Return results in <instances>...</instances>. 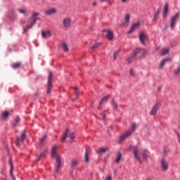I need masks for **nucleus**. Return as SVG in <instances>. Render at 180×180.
<instances>
[{
  "mask_svg": "<svg viewBox=\"0 0 180 180\" xmlns=\"http://www.w3.org/2000/svg\"><path fill=\"white\" fill-rule=\"evenodd\" d=\"M39 16H40V13H34L31 18H28L25 23H26V27H23V32L24 33H26V32H27V30H29V29H32V27H33V26H34V24L36 23V22H37V20H39V19H40L39 18Z\"/></svg>",
  "mask_w": 180,
  "mask_h": 180,
  "instance_id": "f257e3e1",
  "label": "nucleus"
},
{
  "mask_svg": "<svg viewBox=\"0 0 180 180\" xmlns=\"http://www.w3.org/2000/svg\"><path fill=\"white\" fill-rule=\"evenodd\" d=\"M147 53V49L143 48H136L133 52V57L136 58L137 60H141L146 57Z\"/></svg>",
  "mask_w": 180,
  "mask_h": 180,
  "instance_id": "f03ea898",
  "label": "nucleus"
},
{
  "mask_svg": "<svg viewBox=\"0 0 180 180\" xmlns=\"http://www.w3.org/2000/svg\"><path fill=\"white\" fill-rule=\"evenodd\" d=\"M168 168H169V163H168L165 158H162L160 161V169L162 172H167V171H168Z\"/></svg>",
  "mask_w": 180,
  "mask_h": 180,
  "instance_id": "7ed1b4c3",
  "label": "nucleus"
},
{
  "mask_svg": "<svg viewBox=\"0 0 180 180\" xmlns=\"http://www.w3.org/2000/svg\"><path fill=\"white\" fill-rule=\"evenodd\" d=\"M160 106H161V103L160 102H157L153 106L150 112V116H155V115H157V112H158V109H160Z\"/></svg>",
  "mask_w": 180,
  "mask_h": 180,
  "instance_id": "20e7f679",
  "label": "nucleus"
},
{
  "mask_svg": "<svg viewBox=\"0 0 180 180\" xmlns=\"http://www.w3.org/2000/svg\"><path fill=\"white\" fill-rule=\"evenodd\" d=\"M51 79H53V73L51 72H49V75L48 77V85H47V94H50L51 92V89L53 88V84H51Z\"/></svg>",
  "mask_w": 180,
  "mask_h": 180,
  "instance_id": "39448f33",
  "label": "nucleus"
},
{
  "mask_svg": "<svg viewBox=\"0 0 180 180\" xmlns=\"http://www.w3.org/2000/svg\"><path fill=\"white\" fill-rule=\"evenodd\" d=\"M132 152L134 154V157L137 161L139 162V164H141V158H140V155H139V148L137 147L134 146L132 148Z\"/></svg>",
  "mask_w": 180,
  "mask_h": 180,
  "instance_id": "423d86ee",
  "label": "nucleus"
},
{
  "mask_svg": "<svg viewBox=\"0 0 180 180\" xmlns=\"http://www.w3.org/2000/svg\"><path fill=\"white\" fill-rule=\"evenodd\" d=\"M179 16V13H176L174 15L171 17L170 27H171L172 30H174V27H175L176 19H178Z\"/></svg>",
  "mask_w": 180,
  "mask_h": 180,
  "instance_id": "0eeeda50",
  "label": "nucleus"
},
{
  "mask_svg": "<svg viewBox=\"0 0 180 180\" xmlns=\"http://www.w3.org/2000/svg\"><path fill=\"white\" fill-rule=\"evenodd\" d=\"M130 136H131V131H126L125 133H124L120 136L119 143H122V141H124V140H126V139H129Z\"/></svg>",
  "mask_w": 180,
  "mask_h": 180,
  "instance_id": "6e6552de",
  "label": "nucleus"
},
{
  "mask_svg": "<svg viewBox=\"0 0 180 180\" xmlns=\"http://www.w3.org/2000/svg\"><path fill=\"white\" fill-rule=\"evenodd\" d=\"M25 139H26V131H22L20 138L17 137L16 139H15L16 146L18 147H19V141L23 142V141H25Z\"/></svg>",
  "mask_w": 180,
  "mask_h": 180,
  "instance_id": "1a4fd4ad",
  "label": "nucleus"
},
{
  "mask_svg": "<svg viewBox=\"0 0 180 180\" xmlns=\"http://www.w3.org/2000/svg\"><path fill=\"white\" fill-rule=\"evenodd\" d=\"M103 32H105V37L108 39V40H113V32L110 30H103Z\"/></svg>",
  "mask_w": 180,
  "mask_h": 180,
  "instance_id": "9d476101",
  "label": "nucleus"
},
{
  "mask_svg": "<svg viewBox=\"0 0 180 180\" xmlns=\"http://www.w3.org/2000/svg\"><path fill=\"white\" fill-rule=\"evenodd\" d=\"M45 15H46V16H51V15H56V13H57V8H49L48 10H46L44 11Z\"/></svg>",
  "mask_w": 180,
  "mask_h": 180,
  "instance_id": "9b49d317",
  "label": "nucleus"
},
{
  "mask_svg": "<svg viewBox=\"0 0 180 180\" xmlns=\"http://www.w3.org/2000/svg\"><path fill=\"white\" fill-rule=\"evenodd\" d=\"M147 35L144 34L143 32L139 33V40L141 43L143 45H146V41H147Z\"/></svg>",
  "mask_w": 180,
  "mask_h": 180,
  "instance_id": "f8f14e48",
  "label": "nucleus"
},
{
  "mask_svg": "<svg viewBox=\"0 0 180 180\" xmlns=\"http://www.w3.org/2000/svg\"><path fill=\"white\" fill-rule=\"evenodd\" d=\"M51 156L53 157V158H56V160H57V157L58 158H61L60 155L57 154V146H54L52 147Z\"/></svg>",
  "mask_w": 180,
  "mask_h": 180,
  "instance_id": "ddd939ff",
  "label": "nucleus"
},
{
  "mask_svg": "<svg viewBox=\"0 0 180 180\" xmlns=\"http://www.w3.org/2000/svg\"><path fill=\"white\" fill-rule=\"evenodd\" d=\"M63 25L64 27H70L71 26V18H63Z\"/></svg>",
  "mask_w": 180,
  "mask_h": 180,
  "instance_id": "4468645a",
  "label": "nucleus"
},
{
  "mask_svg": "<svg viewBox=\"0 0 180 180\" xmlns=\"http://www.w3.org/2000/svg\"><path fill=\"white\" fill-rule=\"evenodd\" d=\"M110 98V95H107L104 97H103L100 102H99V107L98 109L101 110L102 108H101V106H102V105H103V103H105V102H106V101H108V98Z\"/></svg>",
  "mask_w": 180,
  "mask_h": 180,
  "instance_id": "2eb2a0df",
  "label": "nucleus"
},
{
  "mask_svg": "<svg viewBox=\"0 0 180 180\" xmlns=\"http://www.w3.org/2000/svg\"><path fill=\"white\" fill-rule=\"evenodd\" d=\"M124 20L125 22L121 24L122 27H123V26H129L128 23L130 21V14L125 15Z\"/></svg>",
  "mask_w": 180,
  "mask_h": 180,
  "instance_id": "dca6fc26",
  "label": "nucleus"
},
{
  "mask_svg": "<svg viewBox=\"0 0 180 180\" xmlns=\"http://www.w3.org/2000/svg\"><path fill=\"white\" fill-rule=\"evenodd\" d=\"M41 34L44 39H49V37H51V32L50 31L42 30Z\"/></svg>",
  "mask_w": 180,
  "mask_h": 180,
  "instance_id": "f3484780",
  "label": "nucleus"
},
{
  "mask_svg": "<svg viewBox=\"0 0 180 180\" xmlns=\"http://www.w3.org/2000/svg\"><path fill=\"white\" fill-rule=\"evenodd\" d=\"M68 131H69L68 128L65 129V130L64 131L63 134L60 139L61 143H64L65 141V140L67 139V137L68 136Z\"/></svg>",
  "mask_w": 180,
  "mask_h": 180,
  "instance_id": "a211bd4d",
  "label": "nucleus"
},
{
  "mask_svg": "<svg viewBox=\"0 0 180 180\" xmlns=\"http://www.w3.org/2000/svg\"><path fill=\"white\" fill-rule=\"evenodd\" d=\"M89 154H91V149H89V148H87L84 155L85 162H89Z\"/></svg>",
  "mask_w": 180,
  "mask_h": 180,
  "instance_id": "6ab92c4d",
  "label": "nucleus"
},
{
  "mask_svg": "<svg viewBox=\"0 0 180 180\" xmlns=\"http://www.w3.org/2000/svg\"><path fill=\"white\" fill-rule=\"evenodd\" d=\"M140 26V22H136V23H134L131 27V29L129 32V34H130L131 33H133V32H134V30L136 29H137Z\"/></svg>",
  "mask_w": 180,
  "mask_h": 180,
  "instance_id": "aec40b11",
  "label": "nucleus"
},
{
  "mask_svg": "<svg viewBox=\"0 0 180 180\" xmlns=\"http://www.w3.org/2000/svg\"><path fill=\"white\" fill-rule=\"evenodd\" d=\"M61 167V158L57 157L56 159V172H58V169Z\"/></svg>",
  "mask_w": 180,
  "mask_h": 180,
  "instance_id": "412c9836",
  "label": "nucleus"
},
{
  "mask_svg": "<svg viewBox=\"0 0 180 180\" xmlns=\"http://www.w3.org/2000/svg\"><path fill=\"white\" fill-rule=\"evenodd\" d=\"M169 8V6H168V3H166L164 5V8H163V18H167V15H168Z\"/></svg>",
  "mask_w": 180,
  "mask_h": 180,
  "instance_id": "4be33fe9",
  "label": "nucleus"
},
{
  "mask_svg": "<svg viewBox=\"0 0 180 180\" xmlns=\"http://www.w3.org/2000/svg\"><path fill=\"white\" fill-rule=\"evenodd\" d=\"M167 61H171V58H167L162 59L160 63L159 64V68H162L165 63H167Z\"/></svg>",
  "mask_w": 180,
  "mask_h": 180,
  "instance_id": "5701e85b",
  "label": "nucleus"
},
{
  "mask_svg": "<svg viewBox=\"0 0 180 180\" xmlns=\"http://www.w3.org/2000/svg\"><path fill=\"white\" fill-rule=\"evenodd\" d=\"M111 105L112 106L113 110H117L119 108V104H117V103L116 102V101H115L114 98L111 101Z\"/></svg>",
  "mask_w": 180,
  "mask_h": 180,
  "instance_id": "b1692460",
  "label": "nucleus"
},
{
  "mask_svg": "<svg viewBox=\"0 0 180 180\" xmlns=\"http://www.w3.org/2000/svg\"><path fill=\"white\" fill-rule=\"evenodd\" d=\"M9 165H10V175L12 176L13 179H15V176L12 174L13 172V164H12V159L9 160Z\"/></svg>",
  "mask_w": 180,
  "mask_h": 180,
  "instance_id": "393cba45",
  "label": "nucleus"
},
{
  "mask_svg": "<svg viewBox=\"0 0 180 180\" xmlns=\"http://www.w3.org/2000/svg\"><path fill=\"white\" fill-rule=\"evenodd\" d=\"M20 122V117H16L14 120L13 127H16V126H19V122Z\"/></svg>",
  "mask_w": 180,
  "mask_h": 180,
  "instance_id": "a878e982",
  "label": "nucleus"
},
{
  "mask_svg": "<svg viewBox=\"0 0 180 180\" xmlns=\"http://www.w3.org/2000/svg\"><path fill=\"white\" fill-rule=\"evenodd\" d=\"M20 65H22V63L18 62L12 65V68H14V69L20 68Z\"/></svg>",
  "mask_w": 180,
  "mask_h": 180,
  "instance_id": "bb28decb",
  "label": "nucleus"
},
{
  "mask_svg": "<svg viewBox=\"0 0 180 180\" xmlns=\"http://www.w3.org/2000/svg\"><path fill=\"white\" fill-rule=\"evenodd\" d=\"M169 52V49L168 48H165L161 50L162 56H165V54H168Z\"/></svg>",
  "mask_w": 180,
  "mask_h": 180,
  "instance_id": "cd10ccee",
  "label": "nucleus"
},
{
  "mask_svg": "<svg viewBox=\"0 0 180 180\" xmlns=\"http://www.w3.org/2000/svg\"><path fill=\"white\" fill-rule=\"evenodd\" d=\"M47 139V134L43 135V136L39 139V146H41L43 144V142Z\"/></svg>",
  "mask_w": 180,
  "mask_h": 180,
  "instance_id": "c85d7f7f",
  "label": "nucleus"
},
{
  "mask_svg": "<svg viewBox=\"0 0 180 180\" xmlns=\"http://www.w3.org/2000/svg\"><path fill=\"white\" fill-rule=\"evenodd\" d=\"M148 151L146 149L142 150V157L143 160H147Z\"/></svg>",
  "mask_w": 180,
  "mask_h": 180,
  "instance_id": "c756f323",
  "label": "nucleus"
},
{
  "mask_svg": "<svg viewBox=\"0 0 180 180\" xmlns=\"http://www.w3.org/2000/svg\"><path fill=\"white\" fill-rule=\"evenodd\" d=\"M77 165H78V161H77L76 160H72L71 164H70V167L72 168H74L75 167H77Z\"/></svg>",
  "mask_w": 180,
  "mask_h": 180,
  "instance_id": "7c9ffc66",
  "label": "nucleus"
},
{
  "mask_svg": "<svg viewBox=\"0 0 180 180\" xmlns=\"http://www.w3.org/2000/svg\"><path fill=\"white\" fill-rule=\"evenodd\" d=\"M18 12L22 15H27V11L26 9L18 8Z\"/></svg>",
  "mask_w": 180,
  "mask_h": 180,
  "instance_id": "2f4dec72",
  "label": "nucleus"
},
{
  "mask_svg": "<svg viewBox=\"0 0 180 180\" xmlns=\"http://www.w3.org/2000/svg\"><path fill=\"white\" fill-rule=\"evenodd\" d=\"M62 47H63V51L65 53H68L69 49H68V46H67V44H65V43L62 44Z\"/></svg>",
  "mask_w": 180,
  "mask_h": 180,
  "instance_id": "473e14b6",
  "label": "nucleus"
},
{
  "mask_svg": "<svg viewBox=\"0 0 180 180\" xmlns=\"http://www.w3.org/2000/svg\"><path fill=\"white\" fill-rule=\"evenodd\" d=\"M136 130V123L133 122L131 124V130L128 131H131V134H133V132Z\"/></svg>",
  "mask_w": 180,
  "mask_h": 180,
  "instance_id": "72a5a7b5",
  "label": "nucleus"
},
{
  "mask_svg": "<svg viewBox=\"0 0 180 180\" xmlns=\"http://www.w3.org/2000/svg\"><path fill=\"white\" fill-rule=\"evenodd\" d=\"M101 44H102V43H101V42L96 43L93 46H91V49H92V50H94V49H98V47H99L101 46Z\"/></svg>",
  "mask_w": 180,
  "mask_h": 180,
  "instance_id": "f704fd0d",
  "label": "nucleus"
},
{
  "mask_svg": "<svg viewBox=\"0 0 180 180\" xmlns=\"http://www.w3.org/2000/svg\"><path fill=\"white\" fill-rule=\"evenodd\" d=\"M122 158V153H118L115 160V162L117 163Z\"/></svg>",
  "mask_w": 180,
  "mask_h": 180,
  "instance_id": "c9c22d12",
  "label": "nucleus"
},
{
  "mask_svg": "<svg viewBox=\"0 0 180 180\" xmlns=\"http://www.w3.org/2000/svg\"><path fill=\"white\" fill-rule=\"evenodd\" d=\"M117 56H119V51L118 50H117V51H115L114 52V53H113V59L114 60H117Z\"/></svg>",
  "mask_w": 180,
  "mask_h": 180,
  "instance_id": "e433bc0d",
  "label": "nucleus"
},
{
  "mask_svg": "<svg viewBox=\"0 0 180 180\" xmlns=\"http://www.w3.org/2000/svg\"><path fill=\"white\" fill-rule=\"evenodd\" d=\"M134 58H134L133 57V53H132V56L131 57H129L127 59V61L129 64L133 63V59Z\"/></svg>",
  "mask_w": 180,
  "mask_h": 180,
  "instance_id": "4c0bfd02",
  "label": "nucleus"
},
{
  "mask_svg": "<svg viewBox=\"0 0 180 180\" xmlns=\"http://www.w3.org/2000/svg\"><path fill=\"white\" fill-rule=\"evenodd\" d=\"M97 153H106V149L105 148H100L97 150Z\"/></svg>",
  "mask_w": 180,
  "mask_h": 180,
  "instance_id": "58836bf2",
  "label": "nucleus"
},
{
  "mask_svg": "<svg viewBox=\"0 0 180 180\" xmlns=\"http://www.w3.org/2000/svg\"><path fill=\"white\" fill-rule=\"evenodd\" d=\"M74 90H75V95H76L77 98H78V96L79 95V92L78 91H79V89H78V87H75Z\"/></svg>",
  "mask_w": 180,
  "mask_h": 180,
  "instance_id": "ea45409f",
  "label": "nucleus"
},
{
  "mask_svg": "<svg viewBox=\"0 0 180 180\" xmlns=\"http://www.w3.org/2000/svg\"><path fill=\"white\" fill-rule=\"evenodd\" d=\"M2 117H8V116H9V112L8 111H4L2 114H1Z\"/></svg>",
  "mask_w": 180,
  "mask_h": 180,
  "instance_id": "a19ab883",
  "label": "nucleus"
},
{
  "mask_svg": "<svg viewBox=\"0 0 180 180\" xmlns=\"http://www.w3.org/2000/svg\"><path fill=\"white\" fill-rule=\"evenodd\" d=\"M174 74H176V75H178V74H180V66H179L178 68H176L174 71Z\"/></svg>",
  "mask_w": 180,
  "mask_h": 180,
  "instance_id": "79ce46f5",
  "label": "nucleus"
},
{
  "mask_svg": "<svg viewBox=\"0 0 180 180\" xmlns=\"http://www.w3.org/2000/svg\"><path fill=\"white\" fill-rule=\"evenodd\" d=\"M70 139H71L72 141H74V139H75V135L74 134V132L70 133Z\"/></svg>",
  "mask_w": 180,
  "mask_h": 180,
  "instance_id": "37998d69",
  "label": "nucleus"
},
{
  "mask_svg": "<svg viewBox=\"0 0 180 180\" xmlns=\"http://www.w3.org/2000/svg\"><path fill=\"white\" fill-rule=\"evenodd\" d=\"M158 20V15L155 13L153 15V22H157Z\"/></svg>",
  "mask_w": 180,
  "mask_h": 180,
  "instance_id": "c03bdc74",
  "label": "nucleus"
},
{
  "mask_svg": "<svg viewBox=\"0 0 180 180\" xmlns=\"http://www.w3.org/2000/svg\"><path fill=\"white\" fill-rule=\"evenodd\" d=\"M129 73H130V75H131L132 77H135L136 75V72H134L133 69L130 70Z\"/></svg>",
  "mask_w": 180,
  "mask_h": 180,
  "instance_id": "a18cd8bd",
  "label": "nucleus"
},
{
  "mask_svg": "<svg viewBox=\"0 0 180 180\" xmlns=\"http://www.w3.org/2000/svg\"><path fill=\"white\" fill-rule=\"evenodd\" d=\"M47 153V150H44L42 153H40L39 155H41V157H45L46 156V154Z\"/></svg>",
  "mask_w": 180,
  "mask_h": 180,
  "instance_id": "49530a36",
  "label": "nucleus"
},
{
  "mask_svg": "<svg viewBox=\"0 0 180 180\" xmlns=\"http://www.w3.org/2000/svg\"><path fill=\"white\" fill-rule=\"evenodd\" d=\"M162 89V86H158V87H157V91H158V92H161V90Z\"/></svg>",
  "mask_w": 180,
  "mask_h": 180,
  "instance_id": "de8ad7c7",
  "label": "nucleus"
},
{
  "mask_svg": "<svg viewBox=\"0 0 180 180\" xmlns=\"http://www.w3.org/2000/svg\"><path fill=\"white\" fill-rule=\"evenodd\" d=\"M41 158H43V157L41 155H37V161H40L41 160Z\"/></svg>",
  "mask_w": 180,
  "mask_h": 180,
  "instance_id": "09e8293b",
  "label": "nucleus"
},
{
  "mask_svg": "<svg viewBox=\"0 0 180 180\" xmlns=\"http://www.w3.org/2000/svg\"><path fill=\"white\" fill-rule=\"evenodd\" d=\"M101 117L103 120H105V112H101Z\"/></svg>",
  "mask_w": 180,
  "mask_h": 180,
  "instance_id": "8fccbe9b",
  "label": "nucleus"
},
{
  "mask_svg": "<svg viewBox=\"0 0 180 180\" xmlns=\"http://www.w3.org/2000/svg\"><path fill=\"white\" fill-rule=\"evenodd\" d=\"M160 12H161V9L158 8V11H157V12L155 13V14H156V15H160Z\"/></svg>",
  "mask_w": 180,
  "mask_h": 180,
  "instance_id": "3c124183",
  "label": "nucleus"
},
{
  "mask_svg": "<svg viewBox=\"0 0 180 180\" xmlns=\"http://www.w3.org/2000/svg\"><path fill=\"white\" fill-rule=\"evenodd\" d=\"M105 180H112V176H108L105 178Z\"/></svg>",
  "mask_w": 180,
  "mask_h": 180,
  "instance_id": "603ef678",
  "label": "nucleus"
},
{
  "mask_svg": "<svg viewBox=\"0 0 180 180\" xmlns=\"http://www.w3.org/2000/svg\"><path fill=\"white\" fill-rule=\"evenodd\" d=\"M110 0H100L101 2H109Z\"/></svg>",
  "mask_w": 180,
  "mask_h": 180,
  "instance_id": "864d4df0",
  "label": "nucleus"
},
{
  "mask_svg": "<svg viewBox=\"0 0 180 180\" xmlns=\"http://www.w3.org/2000/svg\"><path fill=\"white\" fill-rule=\"evenodd\" d=\"M121 1L125 4V2H127V0H121Z\"/></svg>",
  "mask_w": 180,
  "mask_h": 180,
  "instance_id": "5fc2aeb1",
  "label": "nucleus"
},
{
  "mask_svg": "<svg viewBox=\"0 0 180 180\" xmlns=\"http://www.w3.org/2000/svg\"><path fill=\"white\" fill-rule=\"evenodd\" d=\"M1 172V174H5V169H2Z\"/></svg>",
  "mask_w": 180,
  "mask_h": 180,
  "instance_id": "6e6d98bb",
  "label": "nucleus"
},
{
  "mask_svg": "<svg viewBox=\"0 0 180 180\" xmlns=\"http://www.w3.org/2000/svg\"><path fill=\"white\" fill-rule=\"evenodd\" d=\"M93 6H96V2L93 3Z\"/></svg>",
  "mask_w": 180,
  "mask_h": 180,
  "instance_id": "4d7b16f0",
  "label": "nucleus"
},
{
  "mask_svg": "<svg viewBox=\"0 0 180 180\" xmlns=\"http://www.w3.org/2000/svg\"><path fill=\"white\" fill-rule=\"evenodd\" d=\"M77 99V98L75 99H72V101H73L75 102V101Z\"/></svg>",
  "mask_w": 180,
  "mask_h": 180,
  "instance_id": "13d9d810",
  "label": "nucleus"
},
{
  "mask_svg": "<svg viewBox=\"0 0 180 180\" xmlns=\"http://www.w3.org/2000/svg\"><path fill=\"white\" fill-rule=\"evenodd\" d=\"M145 180H150L149 179H145Z\"/></svg>",
  "mask_w": 180,
  "mask_h": 180,
  "instance_id": "bf43d9fd",
  "label": "nucleus"
},
{
  "mask_svg": "<svg viewBox=\"0 0 180 180\" xmlns=\"http://www.w3.org/2000/svg\"><path fill=\"white\" fill-rule=\"evenodd\" d=\"M2 180H6V179H3Z\"/></svg>",
  "mask_w": 180,
  "mask_h": 180,
  "instance_id": "052dcab7",
  "label": "nucleus"
},
{
  "mask_svg": "<svg viewBox=\"0 0 180 180\" xmlns=\"http://www.w3.org/2000/svg\"><path fill=\"white\" fill-rule=\"evenodd\" d=\"M156 50H158V48H157Z\"/></svg>",
  "mask_w": 180,
  "mask_h": 180,
  "instance_id": "680f3d73",
  "label": "nucleus"
}]
</instances>
